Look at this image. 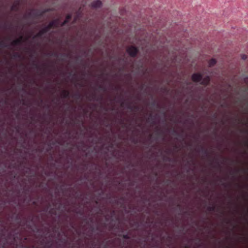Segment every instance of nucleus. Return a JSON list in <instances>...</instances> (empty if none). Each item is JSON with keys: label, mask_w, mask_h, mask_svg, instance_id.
I'll return each instance as SVG.
<instances>
[{"label": "nucleus", "mask_w": 248, "mask_h": 248, "mask_svg": "<svg viewBox=\"0 0 248 248\" xmlns=\"http://www.w3.org/2000/svg\"><path fill=\"white\" fill-rule=\"evenodd\" d=\"M246 144L247 145V146H248V141H247V142H246Z\"/></svg>", "instance_id": "nucleus-23"}, {"label": "nucleus", "mask_w": 248, "mask_h": 248, "mask_svg": "<svg viewBox=\"0 0 248 248\" xmlns=\"http://www.w3.org/2000/svg\"><path fill=\"white\" fill-rule=\"evenodd\" d=\"M52 246V242L51 240L47 241L45 247L47 248H50Z\"/></svg>", "instance_id": "nucleus-6"}, {"label": "nucleus", "mask_w": 248, "mask_h": 248, "mask_svg": "<svg viewBox=\"0 0 248 248\" xmlns=\"http://www.w3.org/2000/svg\"><path fill=\"white\" fill-rule=\"evenodd\" d=\"M124 102H123L122 103V104H121V106H124Z\"/></svg>", "instance_id": "nucleus-21"}, {"label": "nucleus", "mask_w": 248, "mask_h": 248, "mask_svg": "<svg viewBox=\"0 0 248 248\" xmlns=\"http://www.w3.org/2000/svg\"><path fill=\"white\" fill-rule=\"evenodd\" d=\"M186 248H189L187 246H186L185 247Z\"/></svg>", "instance_id": "nucleus-24"}, {"label": "nucleus", "mask_w": 248, "mask_h": 248, "mask_svg": "<svg viewBox=\"0 0 248 248\" xmlns=\"http://www.w3.org/2000/svg\"><path fill=\"white\" fill-rule=\"evenodd\" d=\"M127 108L130 110H138L139 108L137 106H132L131 105H128Z\"/></svg>", "instance_id": "nucleus-7"}, {"label": "nucleus", "mask_w": 248, "mask_h": 248, "mask_svg": "<svg viewBox=\"0 0 248 248\" xmlns=\"http://www.w3.org/2000/svg\"><path fill=\"white\" fill-rule=\"evenodd\" d=\"M214 118L215 119H217V115L214 114Z\"/></svg>", "instance_id": "nucleus-17"}, {"label": "nucleus", "mask_w": 248, "mask_h": 248, "mask_svg": "<svg viewBox=\"0 0 248 248\" xmlns=\"http://www.w3.org/2000/svg\"><path fill=\"white\" fill-rule=\"evenodd\" d=\"M137 51V49L132 46L128 47L127 49V53L131 56H135Z\"/></svg>", "instance_id": "nucleus-1"}, {"label": "nucleus", "mask_w": 248, "mask_h": 248, "mask_svg": "<svg viewBox=\"0 0 248 248\" xmlns=\"http://www.w3.org/2000/svg\"><path fill=\"white\" fill-rule=\"evenodd\" d=\"M217 63V60L216 58H212L208 60V66L209 67H212L214 66Z\"/></svg>", "instance_id": "nucleus-2"}, {"label": "nucleus", "mask_w": 248, "mask_h": 248, "mask_svg": "<svg viewBox=\"0 0 248 248\" xmlns=\"http://www.w3.org/2000/svg\"><path fill=\"white\" fill-rule=\"evenodd\" d=\"M150 119L153 120V119L152 118V115L151 114H150V117L148 118V120L149 121Z\"/></svg>", "instance_id": "nucleus-15"}, {"label": "nucleus", "mask_w": 248, "mask_h": 248, "mask_svg": "<svg viewBox=\"0 0 248 248\" xmlns=\"http://www.w3.org/2000/svg\"><path fill=\"white\" fill-rule=\"evenodd\" d=\"M57 26H58V23L57 21H54L50 24V27H53Z\"/></svg>", "instance_id": "nucleus-9"}, {"label": "nucleus", "mask_w": 248, "mask_h": 248, "mask_svg": "<svg viewBox=\"0 0 248 248\" xmlns=\"http://www.w3.org/2000/svg\"><path fill=\"white\" fill-rule=\"evenodd\" d=\"M123 238H124L125 239H129L130 238L129 235L127 234H124L123 235Z\"/></svg>", "instance_id": "nucleus-11"}, {"label": "nucleus", "mask_w": 248, "mask_h": 248, "mask_svg": "<svg viewBox=\"0 0 248 248\" xmlns=\"http://www.w3.org/2000/svg\"><path fill=\"white\" fill-rule=\"evenodd\" d=\"M204 79H208V80H206V81L209 82V79H210V78H204Z\"/></svg>", "instance_id": "nucleus-18"}, {"label": "nucleus", "mask_w": 248, "mask_h": 248, "mask_svg": "<svg viewBox=\"0 0 248 248\" xmlns=\"http://www.w3.org/2000/svg\"><path fill=\"white\" fill-rule=\"evenodd\" d=\"M241 58L242 60H246L247 59L248 56L245 54H242L241 55Z\"/></svg>", "instance_id": "nucleus-10"}, {"label": "nucleus", "mask_w": 248, "mask_h": 248, "mask_svg": "<svg viewBox=\"0 0 248 248\" xmlns=\"http://www.w3.org/2000/svg\"><path fill=\"white\" fill-rule=\"evenodd\" d=\"M216 209V207L214 205L209 206L207 207V210L209 211H214Z\"/></svg>", "instance_id": "nucleus-8"}, {"label": "nucleus", "mask_w": 248, "mask_h": 248, "mask_svg": "<svg viewBox=\"0 0 248 248\" xmlns=\"http://www.w3.org/2000/svg\"><path fill=\"white\" fill-rule=\"evenodd\" d=\"M173 133L175 134V135H177V132H176V131L175 130V129H173Z\"/></svg>", "instance_id": "nucleus-16"}, {"label": "nucleus", "mask_w": 248, "mask_h": 248, "mask_svg": "<svg viewBox=\"0 0 248 248\" xmlns=\"http://www.w3.org/2000/svg\"><path fill=\"white\" fill-rule=\"evenodd\" d=\"M152 123L154 124V121H153Z\"/></svg>", "instance_id": "nucleus-25"}, {"label": "nucleus", "mask_w": 248, "mask_h": 248, "mask_svg": "<svg viewBox=\"0 0 248 248\" xmlns=\"http://www.w3.org/2000/svg\"><path fill=\"white\" fill-rule=\"evenodd\" d=\"M202 151L205 155H208V152L207 150L204 149L203 148H202Z\"/></svg>", "instance_id": "nucleus-13"}, {"label": "nucleus", "mask_w": 248, "mask_h": 248, "mask_svg": "<svg viewBox=\"0 0 248 248\" xmlns=\"http://www.w3.org/2000/svg\"><path fill=\"white\" fill-rule=\"evenodd\" d=\"M193 81L194 82H200L201 81V79L202 78H191Z\"/></svg>", "instance_id": "nucleus-12"}, {"label": "nucleus", "mask_w": 248, "mask_h": 248, "mask_svg": "<svg viewBox=\"0 0 248 248\" xmlns=\"http://www.w3.org/2000/svg\"><path fill=\"white\" fill-rule=\"evenodd\" d=\"M177 206H178L179 208H180V207H181V205H180V204H178Z\"/></svg>", "instance_id": "nucleus-22"}, {"label": "nucleus", "mask_w": 248, "mask_h": 248, "mask_svg": "<svg viewBox=\"0 0 248 248\" xmlns=\"http://www.w3.org/2000/svg\"><path fill=\"white\" fill-rule=\"evenodd\" d=\"M101 5V2L99 0H97V1H94L92 3V6H93L94 7H99Z\"/></svg>", "instance_id": "nucleus-5"}, {"label": "nucleus", "mask_w": 248, "mask_h": 248, "mask_svg": "<svg viewBox=\"0 0 248 248\" xmlns=\"http://www.w3.org/2000/svg\"><path fill=\"white\" fill-rule=\"evenodd\" d=\"M222 185L225 187L227 186V185L225 183H223Z\"/></svg>", "instance_id": "nucleus-19"}, {"label": "nucleus", "mask_w": 248, "mask_h": 248, "mask_svg": "<svg viewBox=\"0 0 248 248\" xmlns=\"http://www.w3.org/2000/svg\"><path fill=\"white\" fill-rule=\"evenodd\" d=\"M205 75L203 72H197L193 74L192 78H202Z\"/></svg>", "instance_id": "nucleus-4"}, {"label": "nucleus", "mask_w": 248, "mask_h": 248, "mask_svg": "<svg viewBox=\"0 0 248 248\" xmlns=\"http://www.w3.org/2000/svg\"><path fill=\"white\" fill-rule=\"evenodd\" d=\"M61 96L63 98H68L70 97V92L67 90H63L61 92Z\"/></svg>", "instance_id": "nucleus-3"}, {"label": "nucleus", "mask_w": 248, "mask_h": 248, "mask_svg": "<svg viewBox=\"0 0 248 248\" xmlns=\"http://www.w3.org/2000/svg\"><path fill=\"white\" fill-rule=\"evenodd\" d=\"M70 17L69 16H67L66 20L64 21V23H62V25L64 24V23H65L66 22H68V20L70 18Z\"/></svg>", "instance_id": "nucleus-14"}, {"label": "nucleus", "mask_w": 248, "mask_h": 248, "mask_svg": "<svg viewBox=\"0 0 248 248\" xmlns=\"http://www.w3.org/2000/svg\"><path fill=\"white\" fill-rule=\"evenodd\" d=\"M93 98H95V95L94 94V95H93V96H92Z\"/></svg>", "instance_id": "nucleus-20"}]
</instances>
